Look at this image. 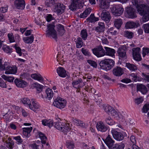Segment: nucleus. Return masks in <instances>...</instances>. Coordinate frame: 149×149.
Masks as SVG:
<instances>
[{"label": "nucleus", "instance_id": "45", "mask_svg": "<svg viewBox=\"0 0 149 149\" xmlns=\"http://www.w3.org/2000/svg\"><path fill=\"white\" fill-rule=\"evenodd\" d=\"M133 33L128 31H125L124 33V36L128 39L132 38L133 37Z\"/></svg>", "mask_w": 149, "mask_h": 149}, {"label": "nucleus", "instance_id": "34", "mask_svg": "<svg viewBox=\"0 0 149 149\" xmlns=\"http://www.w3.org/2000/svg\"><path fill=\"white\" fill-rule=\"evenodd\" d=\"M24 41L26 43L31 44L33 42L34 40V36L32 34L30 37H24L23 38Z\"/></svg>", "mask_w": 149, "mask_h": 149}, {"label": "nucleus", "instance_id": "37", "mask_svg": "<svg viewBox=\"0 0 149 149\" xmlns=\"http://www.w3.org/2000/svg\"><path fill=\"white\" fill-rule=\"evenodd\" d=\"M123 24L122 19H116L114 25L116 27L119 29Z\"/></svg>", "mask_w": 149, "mask_h": 149}, {"label": "nucleus", "instance_id": "4", "mask_svg": "<svg viewBox=\"0 0 149 149\" xmlns=\"http://www.w3.org/2000/svg\"><path fill=\"white\" fill-rule=\"evenodd\" d=\"M119 131L118 130L114 129L111 131V133L113 138L116 140L118 141H122L124 137L127 136V134L126 133L123 131Z\"/></svg>", "mask_w": 149, "mask_h": 149}, {"label": "nucleus", "instance_id": "35", "mask_svg": "<svg viewBox=\"0 0 149 149\" xmlns=\"http://www.w3.org/2000/svg\"><path fill=\"white\" fill-rule=\"evenodd\" d=\"M87 20L91 23L95 22L98 21L99 19L98 17H96L93 14H91L89 17L86 19Z\"/></svg>", "mask_w": 149, "mask_h": 149}, {"label": "nucleus", "instance_id": "6", "mask_svg": "<svg viewBox=\"0 0 149 149\" xmlns=\"http://www.w3.org/2000/svg\"><path fill=\"white\" fill-rule=\"evenodd\" d=\"M114 61L110 59H105L103 60V70L106 71L109 70L113 66Z\"/></svg>", "mask_w": 149, "mask_h": 149}, {"label": "nucleus", "instance_id": "46", "mask_svg": "<svg viewBox=\"0 0 149 149\" xmlns=\"http://www.w3.org/2000/svg\"><path fill=\"white\" fill-rule=\"evenodd\" d=\"M125 147L124 143L116 144L113 146L112 149H124Z\"/></svg>", "mask_w": 149, "mask_h": 149}, {"label": "nucleus", "instance_id": "11", "mask_svg": "<svg viewBox=\"0 0 149 149\" xmlns=\"http://www.w3.org/2000/svg\"><path fill=\"white\" fill-rule=\"evenodd\" d=\"M141 49L137 47L132 49V55L133 59L137 61L141 60L142 58L140 53Z\"/></svg>", "mask_w": 149, "mask_h": 149}, {"label": "nucleus", "instance_id": "54", "mask_svg": "<svg viewBox=\"0 0 149 149\" xmlns=\"http://www.w3.org/2000/svg\"><path fill=\"white\" fill-rule=\"evenodd\" d=\"M96 128L98 131L102 132V122H98L96 125Z\"/></svg>", "mask_w": 149, "mask_h": 149}, {"label": "nucleus", "instance_id": "63", "mask_svg": "<svg viewBox=\"0 0 149 149\" xmlns=\"http://www.w3.org/2000/svg\"><path fill=\"white\" fill-rule=\"evenodd\" d=\"M0 86L2 88H6V84L4 81L0 78Z\"/></svg>", "mask_w": 149, "mask_h": 149}, {"label": "nucleus", "instance_id": "16", "mask_svg": "<svg viewBox=\"0 0 149 149\" xmlns=\"http://www.w3.org/2000/svg\"><path fill=\"white\" fill-rule=\"evenodd\" d=\"M14 83L18 88H23L28 85V84L26 81L20 78L16 79L14 80Z\"/></svg>", "mask_w": 149, "mask_h": 149}, {"label": "nucleus", "instance_id": "21", "mask_svg": "<svg viewBox=\"0 0 149 149\" xmlns=\"http://www.w3.org/2000/svg\"><path fill=\"white\" fill-rule=\"evenodd\" d=\"M140 25L138 22L129 21L126 23L125 27L126 29H128L137 28Z\"/></svg>", "mask_w": 149, "mask_h": 149}, {"label": "nucleus", "instance_id": "22", "mask_svg": "<svg viewBox=\"0 0 149 149\" xmlns=\"http://www.w3.org/2000/svg\"><path fill=\"white\" fill-rule=\"evenodd\" d=\"M137 89L138 91L140 92L143 94H146L148 91L146 86L143 84L138 85Z\"/></svg>", "mask_w": 149, "mask_h": 149}, {"label": "nucleus", "instance_id": "24", "mask_svg": "<svg viewBox=\"0 0 149 149\" xmlns=\"http://www.w3.org/2000/svg\"><path fill=\"white\" fill-rule=\"evenodd\" d=\"M132 3L136 7L138 12L146 6L144 4H139L138 0H132Z\"/></svg>", "mask_w": 149, "mask_h": 149}, {"label": "nucleus", "instance_id": "26", "mask_svg": "<svg viewBox=\"0 0 149 149\" xmlns=\"http://www.w3.org/2000/svg\"><path fill=\"white\" fill-rule=\"evenodd\" d=\"M41 122L43 125L48 126L49 127H52L54 124L53 120L51 119H43Z\"/></svg>", "mask_w": 149, "mask_h": 149}, {"label": "nucleus", "instance_id": "55", "mask_svg": "<svg viewBox=\"0 0 149 149\" xmlns=\"http://www.w3.org/2000/svg\"><path fill=\"white\" fill-rule=\"evenodd\" d=\"M149 110V104H145L143 106L142 111L143 113H146Z\"/></svg>", "mask_w": 149, "mask_h": 149}, {"label": "nucleus", "instance_id": "14", "mask_svg": "<svg viewBox=\"0 0 149 149\" xmlns=\"http://www.w3.org/2000/svg\"><path fill=\"white\" fill-rule=\"evenodd\" d=\"M65 6L63 4L58 3L55 6L54 10L58 15L63 13L65 10Z\"/></svg>", "mask_w": 149, "mask_h": 149}, {"label": "nucleus", "instance_id": "3", "mask_svg": "<svg viewBox=\"0 0 149 149\" xmlns=\"http://www.w3.org/2000/svg\"><path fill=\"white\" fill-rule=\"evenodd\" d=\"M54 126L58 130L66 134L67 132L70 130V124L60 122H57L55 123Z\"/></svg>", "mask_w": 149, "mask_h": 149}, {"label": "nucleus", "instance_id": "13", "mask_svg": "<svg viewBox=\"0 0 149 149\" xmlns=\"http://www.w3.org/2000/svg\"><path fill=\"white\" fill-rule=\"evenodd\" d=\"M117 52L119 59L123 61V62H126L127 58L126 51L122 47H120L118 49Z\"/></svg>", "mask_w": 149, "mask_h": 149}, {"label": "nucleus", "instance_id": "25", "mask_svg": "<svg viewBox=\"0 0 149 149\" xmlns=\"http://www.w3.org/2000/svg\"><path fill=\"white\" fill-rule=\"evenodd\" d=\"M57 72L58 75L61 77H65L67 75L66 70L63 68H58L57 69Z\"/></svg>", "mask_w": 149, "mask_h": 149}, {"label": "nucleus", "instance_id": "47", "mask_svg": "<svg viewBox=\"0 0 149 149\" xmlns=\"http://www.w3.org/2000/svg\"><path fill=\"white\" fill-rule=\"evenodd\" d=\"M95 30L98 32H102V23L99 22L98 23V26L95 27Z\"/></svg>", "mask_w": 149, "mask_h": 149}, {"label": "nucleus", "instance_id": "40", "mask_svg": "<svg viewBox=\"0 0 149 149\" xmlns=\"http://www.w3.org/2000/svg\"><path fill=\"white\" fill-rule=\"evenodd\" d=\"M21 102L24 104L29 106L30 104H31V102L30 99L27 97L21 98Z\"/></svg>", "mask_w": 149, "mask_h": 149}, {"label": "nucleus", "instance_id": "5", "mask_svg": "<svg viewBox=\"0 0 149 149\" xmlns=\"http://www.w3.org/2000/svg\"><path fill=\"white\" fill-rule=\"evenodd\" d=\"M84 4L83 0H72V3L69 6V8L72 10H76L77 9L83 7Z\"/></svg>", "mask_w": 149, "mask_h": 149}, {"label": "nucleus", "instance_id": "50", "mask_svg": "<svg viewBox=\"0 0 149 149\" xmlns=\"http://www.w3.org/2000/svg\"><path fill=\"white\" fill-rule=\"evenodd\" d=\"M115 118L119 121H122L124 119L123 115L120 112H118L116 117L115 116Z\"/></svg>", "mask_w": 149, "mask_h": 149}, {"label": "nucleus", "instance_id": "10", "mask_svg": "<svg viewBox=\"0 0 149 149\" xmlns=\"http://www.w3.org/2000/svg\"><path fill=\"white\" fill-rule=\"evenodd\" d=\"M111 11L115 15L119 16L123 13V8L121 7V5H115L111 8Z\"/></svg>", "mask_w": 149, "mask_h": 149}, {"label": "nucleus", "instance_id": "7", "mask_svg": "<svg viewBox=\"0 0 149 149\" xmlns=\"http://www.w3.org/2000/svg\"><path fill=\"white\" fill-rule=\"evenodd\" d=\"M47 30L46 33L48 36L52 37L53 38L56 39L57 38L56 31L54 29L55 26L53 24H49L47 25Z\"/></svg>", "mask_w": 149, "mask_h": 149}, {"label": "nucleus", "instance_id": "20", "mask_svg": "<svg viewBox=\"0 0 149 149\" xmlns=\"http://www.w3.org/2000/svg\"><path fill=\"white\" fill-rule=\"evenodd\" d=\"M15 6L17 9L23 10L25 6L24 0H15L14 2Z\"/></svg>", "mask_w": 149, "mask_h": 149}, {"label": "nucleus", "instance_id": "41", "mask_svg": "<svg viewBox=\"0 0 149 149\" xmlns=\"http://www.w3.org/2000/svg\"><path fill=\"white\" fill-rule=\"evenodd\" d=\"M112 107L107 104H103V109L108 114L110 113V111L112 109Z\"/></svg>", "mask_w": 149, "mask_h": 149}, {"label": "nucleus", "instance_id": "58", "mask_svg": "<svg viewBox=\"0 0 149 149\" xmlns=\"http://www.w3.org/2000/svg\"><path fill=\"white\" fill-rule=\"evenodd\" d=\"M143 26L145 32L149 33V23L143 24Z\"/></svg>", "mask_w": 149, "mask_h": 149}, {"label": "nucleus", "instance_id": "64", "mask_svg": "<svg viewBox=\"0 0 149 149\" xmlns=\"http://www.w3.org/2000/svg\"><path fill=\"white\" fill-rule=\"evenodd\" d=\"M118 113V112H117L113 108H112V109H111V110L110 111V113L108 114H111L115 118V116L116 117Z\"/></svg>", "mask_w": 149, "mask_h": 149}, {"label": "nucleus", "instance_id": "8", "mask_svg": "<svg viewBox=\"0 0 149 149\" xmlns=\"http://www.w3.org/2000/svg\"><path fill=\"white\" fill-rule=\"evenodd\" d=\"M66 101L60 97H58L53 103V104L57 108L60 109L63 108L66 105Z\"/></svg>", "mask_w": 149, "mask_h": 149}, {"label": "nucleus", "instance_id": "49", "mask_svg": "<svg viewBox=\"0 0 149 149\" xmlns=\"http://www.w3.org/2000/svg\"><path fill=\"white\" fill-rule=\"evenodd\" d=\"M130 76L132 80L134 82H136L139 81V77L137 74L136 73H132L130 75Z\"/></svg>", "mask_w": 149, "mask_h": 149}, {"label": "nucleus", "instance_id": "31", "mask_svg": "<svg viewBox=\"0 0 149 149\" xmlns=\"http://www.w3.org/2000/svg\"><path fill=\"white\" fill-rule=\"evenodd\" d=\"M32 78L42 82L43 81L44 79L42 77L40 74H32L31 75Z\"/></svg>", "mask_w": 149, "mask_h": 149}, {"label": "nucleus", "instance_id": "18", "mask_svg": "<svg viewBox=\"0 0 149 149\" xmlns=\"http://www.w3.org/2000/svg\"><path fill=\"white\" fill-rule=\"evenodd\" d=\"M94 54L98 57L102 56V47L101 45L97 46L92 49Z\"/></svg>", "mask_w": 149, "mask_h": 149}, {"label": "nucleus", "instance_id": "44", "mask_svg": "<svg viewBox=\"0 0 149 149\" xmlns=\"http://www.w3.org/2000/svg\"><path fill=\"white\" fill-rule=\"evenodd\" d=\"M142 55L143 57H144L146 56L149 55V48L143 47L142 50Z\"/></svg>", "mask_w": 149, "mask_h": 149}, {"label": "nucleus", "instance_id": "52", "mask_svg": "<svg viewBox=\"0 0 149 149\" xmlns=\"http://www.w3.org/2000/svg\"><path fill=\"white\" fill-rule=\"evenodd\" d=\"M83 45V42L81 38H78L77 39L76 43V47L77 48L81 47Z\"/></svg>", "mask_w": 149, "mask_h": 149}, {"label": "nucleus", "instance_id": "43", "mask_svg": "<svg viewBox=\"0 0 149 149\" xmlns=\"http://www.w3.org/2000/svg\"><path fill=\"white\" fill-rule=\"evenodd\" d=\"M80 35L81 37L84 40H86L88 36L86 30V29L82 30L81 31Z\"/></svg>", "mask_w": 149, "mask_h": 149}, {"label": "nucleus", "instance_id": "12", "mask_svg": "<svg viewBox=\"0 0 149 149\" xmlns=\"http://www.w3.org/2000/svg\"><path fill=\"white\" fill-rule=\"evenodd\" d=\"M141 16H143V21L146 22L149 20V7L146 6L139 12Z\"/></svg>", "mask_w": 149, "mask_h": 149}, {"label": "nucleus", "instance_id": "30", "mask_svg": "<svg viewBox=\"0 0 149 149\" xmlns=\"http://www.w3.org/2000/svg\"><path fill=\"white\" fill-rule=\"evenodd\" d=\"M29 107L31 109L34 111H35L37 109L39 108L40 106L34 100H32V104H30Z\"/></svg>", "mask_w": 149, "mask_h": 149}, {"label": "nucleus", "instance_id": "2", "mask_svg": "<svg viewBox=\"0 0 149 149\" xmlns=\"http://www.w3.org/2000/svg\"><path fill=\"white\" fill-rule=\"evenodd\" d=\"M110 2L109 0H103V9H108L110 6ZM103 10V21L106 23L109 22L111 19V17L108 11L104 12Z\"/></svg>", "mask_w": 149, "mask_h": 149}, {"label": "nucleus", "instance_id": "19", "mask_svg": "<svg viewBox=\"0 0 149 149\" xmlns=\"http://www.w3.org/2000/svg\"><path fill=\"white\" fill-rule=\"evenodd\" d=\"M85 84L84 83H83L82 80L81 79H79L76 80H74L72 83L73 87L77 89L81 88Z\"/></svg>", "mask_w": 149, "mask_h": 149}, {"label": "nucleus", "instance_id": "32", "mask_svg": "<svg viewBox=\"0 0 149 149\" xmlns=\"http://www.w3.org/2000/svg\"><path fill=\"white\" fill-rule=\"evenodd\" d=\"M73 120L74 123L76 125L82 127H85V124L83 121L77 119H73Z\"/></svg>", "mask_w": 149, "mask_h": 149}, {"label": "nucleus", "instance_id": "48", "mask_svg": "<svg viewBox=\"0 0 149 149\" xmlns=\"http://www.w3.org/2000/svg\"><path fill=\"white\" fill-rule=\"evenodd\" d=\"M1 77L5 80L10 82H13L14 79V77H7L4 74L2 75Z\"/></svg>", "mask_w": 149, "mask_h": 149}, {"label": "nucleus", "instance_id": "62", "mask_svg": "<svg viewBox=\"0 0 149 149\" xmlns=\"http://www.w3.org/2000/svg\"><path fill=\"white\" fill-rule=\"evenodd\" d=\"M87 62L89 64L93 67L94 68H96L97 67V63L94 61L91 60H88Z\"/></svg>", "mask_w": 149, "mask_h": 149}, {"label": "nucleus", "instance_id": "61", "mask_svg": "<svg viewBox=\"0 0 149 149\" xmlns=\"http://www.w3.org/2000/svg\"><path fill=\"white\" fill-rule=\"evenodd\" d=\"M142 75L144 79L148 82H149V73H144L143 72L142 73Z\"/></svg>", "mask_w": 149, "mask_h": 149}, {"label": "nucleus", "instance_id": "17", "mask_svg": "<svg viewBox=\"0 0 149 149\" xmlns=\"http://www.w3.org/2000/svg\"><path fill=\"white\" fill-rule=\"evenodd\" d=\"M105 50L103 49V56L104 55H107L113 57L115 56V50L113 49L104 47Z\"/></svg>", "mask_w": 149, "mask_h": 149}, {"label": "nucleus", "instance_id": "39", "mask_svg": "<svg viewBox=\"0 0 149 149\" xmlns=\"http://www.w3.org/2000/svg\"><path fill=\"white\" fill-rule=\"evenodd\" d=\"M66 146L69 149H73L75 147L74 144L73 142L70 140H68L66 141Z\"/></svg>", "mask_w": 149, "mask_h": 149}, {"label": "nucleus", "instance_id": "57", "mask_svg": "<svg viewBox=\"0 0 149 149\" xmlns=\"http://www.w3.org/2000/svg\"><path fill=\"white\" fill-rule=\"evenodd\" d=\"M114 29L113 27H111L109 30V33H111L112 35H115L118 33L116 30H114Z\"/></svg>", "mask_w": 149, "mask_h": 149}, {"label": "nucleus", "instance_id": "9", "mask_svg": "<svg viewBox=\"0 0 149 149\" xmlns=\"http://www.w3.org/2000/svg\"><path fill=\"white\" fill-rule=\"evenodd\" d=\"M126 15L128 18L131 19L135 18L137 17L136 10L132 7H127L125 10Z\"/></svg>", "mask_w": 149, "mask_h": 149}, {"label": "nucleus", "instance_id": "53", "mask_svg": "<svg viewBox=\"0 0 149 149\" xmlns=\"http://www.w3.org/2000/svg\"><path fill=\"white\" fill-rule=\"evenodd\" d=\"M34 86L36 88L37 91L38 93L42 91L43 86L39 84L36 83L34 84Z\"/></svg>", "mask_w": 149, "mask_h": 149}, {"label": "nucleus", "instance_id": "27", "mask_svg": "<svg viewBox=\"0 0 149 149\" xmlns=\"http://www.w3.org/2000/svg\"><path fill=\"white\" fill-rule=\"evenodd\" d=\"M56 27L58 34L61 36L63 35L65 32L63 26L59 24L56 25Z\"/></svg>", "mask_w": 149, "mask_h": 149}, {"label": "nucleus", "instance_id": "1", "mask_svg": "<svg viewBox=\"0 0 149 149\" xmlns=\"http://www.w3.org/2000/svg\"><path fill=\"white\" fill-rule=\"evenodd\" d=\"M8 63L3 62L2 59H0V72L5 70L6 74H15L17 72V68L15 66L8 67Z\"/></svg>", "mask_w": 149, "mask_h": 149}, {"label": "nucleus", "instance_id": "29", "mask_svg": "<svg viewBox=\"0 0 149 149\" xmlns=\"http://www.w3.org/2000/svg\"><path fill=\"white\" fill-rule=\"evenodd\" d=\"M32 130V127H24L22 128L23 134L26 137H29L30 136V133Z\"/></svg>", "mask_w": 149, "mask_h": 149}, {"label": "nucleus", "instance_id": "42", "mask_svg": "<svg viewBox=\"0 0 149 149\" xmlns=\"http://www.w3.org/2000/svg\"><path fill=\"white\" fill-rule=\"evenodd\" d=\"M105 122L108 125H112L115 123V122L110 117H107L105 118Z\"/></svg>", "mask_w": 149, "mask_h": 149}, {"label": "nucleus", "instance_id": "36", "mask_svg": "<svg viewBox=\"0 0 149 149\" xmlns=\"http://www.w3.org/2000/svg\"><path fill=\"white\" fill-rule=\"evenodd\" d=\"M11 139L8 137L6 141V147L10 149H12L14 145V143L11 141Z\"/></svg>", "mask_w": 149, "mask_h": 149}, {"label": "nucleus", "instance_id": "15", "mask_svg": "<svg viewBox=\"0 0 149 149\" xmlns=\"http://www.w3.org/2000/svg\"><path fill=\"white\" fill-rule=\"evenodd\" d=\"M103 141L109 149H112L114 145L115 141L112 139L110 135H108L106 139H103Z\"/></svg>", "mask_w": 149, "mask_h": 149}, {"label": "nucleus", "instance_id": "28", "mask_svg": "<svg viewBox=\"0 0 149 149\" xmlns=\"http://www.w3.org/2000/svg\"><path fill=\"white\" fill-rule=\"evenodd\" d=\"M46 95H45V97L48 99L49 100H51L54 95V93L52 90L49 88H48L45 91Z\"/></svg>", "mask_w": 149, "mask_h": 149}, {"label": "nucleus", "instance_id": "23", "mask_svg": "<svg viewBox=\"0 0 149 149\" xmlns=\"http://www.w3.org/2000/svg\"><path fill=\"white\" fill-rule=\"evenodd\" d=\"M113 74L115 76L120 77L123 74V72L122 68L120 67L117 66L113 69Z\"/></svg>", "mask_w": 149, "mask_h": 149}, {"label": "nucleus", "instance_id": "56", "mask_svg": "<svg viewBox=\"0 0 149 149\" xmlns=\"http://www.w3.org/2000/svg\"><path fill=\"white\" fill-rule=\"evenodd\" d=\"M55 2V0H47L45 3L47 6H50L51 5H54Z\"/></svg>", "mask_w": 149, "mask_h": 149}, {"label": "nucleus", "instance_id": "38", "mask_svg": "<svg viewBox=\"0 0 149 149\" xmlns=\"http://www.w3.org/2000/svg\"><path fill=\"white\" fill-rule=\"evenodd\" d=\"M38 135L41 140L42 143L45 144L47 140V137L41 132H38Z\"/></svg>", "mask_w": 149, "mask_h": 149}, {"label": "nucleus", "instance_id": "51", "mask_svg": "<svg viewBox=\"0 0 149 149\" xmlns=\"http://www.w3.org/2000/svg\"><path fill=\"white\" fill-rule=\"evenodd\" d=\"M2 49L6 52L8 53H11L12 52V49L7 45H4L2 47Z\"/></svg>", "mask_w": 149, "mask_h": 149}, {"label": "nucleus", "instance_id": "60", "mask_svg": "<svg viewBox=\"0 0 149 149\" xmlns=\"http://www.w3.org/2000/svg\"><path fill=\"white\" fill-rule=\"evenodd\" d=\"M14 47L15 49L17 52L19 54V56H21L22 55V53L21 48L19 47H17L16 44L15 45Z\"/></svg>", "mask_w": 149, "mask_h": 149}, {"label": "nucleus", "instance_id": "59", "mask_svg": "<svg viewBox=\"0 0 149 149\" xmlns=\"http://www.w3.org/2000/svg\"><path fill=\"white\" fill-rule=\"evenodd\" d=\"M8 36L10 42H15L13 34L12 33H8Z\"/></svg>", "mask_w": 149, "mask_h": 149}, {"label": "nucleus", "instance_id": "33", "mask_svg": "<svg viewBox=\"0 0 149 149\" xmlns=\"http://www.w3.org/2000/svg\"><path fill=\"white\" fill-rule=\"evenodd\" d=\"M126 66L129 70L132 71H135L137 69V67L136 65L130 63H126Z\"/></svg>", "mask_w": 149, "mask_h": 149}]
</instances>
